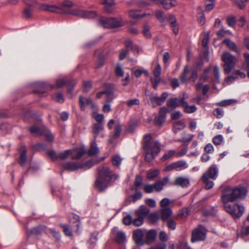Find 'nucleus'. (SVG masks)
Here are the masks:
<instances>
[{"instance_id":"1","label":"nucleus","mask_w":249,"mask_h":249,"mask_svg":"<svg viewBox=\"0 0 249 249\" xmlns=\"http://www.w3.org/2000/svg\"><path fill=\"white\" fill-rule=\"evenodd\" d=\"M99 177L95 186L100 191H103L107 188L109 182H114L117 180L119 176L107 166H103L99 167Z\"/></svg>"},{"instance_id":"2","label":"nucleus","mask_w":249,"mask_h":249,"mask_svg":"<svg viewBox=\"0 0 249 249\" xmlns=\"http://www.w3.org/2000/svg\"><path fill=\"white\" fill-rule=\"evenodd\" d=\"M151 140L152 136L149 134L143 137V148L146 152L145 159L148 162H150L160 151V143Z\"/></svg>"},{"instance_id":"3","label":"nucleus","mask_w":249,"mask_h":249,"mask_svg":"<svg viewBox=\"0 0 249 249\" xmlns=\"http://www.w3.org/2000/svg\"><path fill=\"white\" fill-rule=\"evenodd\" d=\"M221 59L223 62L224 71L227 74L235 68L237 62L236 57L228 52H224L221 55Z\"/></svg>"},{"instance_id":"4","label":"nucleus","mask_w":249,"mask_h":249,"mask_svg":"<svg viewBox=\"0 0 249 249\" xmlns=\"http://www.w3.org/2000/svg\"><path fill=\"white\" fill-rule=\"evenodd\" d=\"M225 210L233 217H240L245 212L244 207L238 204L231 202H223Z\"/></svg>"},{"instance_id":"5","label":"nucleus","mask_w":249,"mask_h":249,"mask_svg":"<svg viewBox=\"0 0 249 249\" xmlns=\"http://www.w3.org/2000/svg\"><path fill=\"white\" fill-rule=\"evenodd\" d=\"M99 23L102 26L107 28H116L122 25L121 20L116 18L102 17L99 19Z\"/></svg>"},{"instance_id":"6","label":"nucleus","mask_w":249,"mask_h":249,"mask_svg":"<svg viewBox=\"0 0 249 249\" xmlns=\"http://www.w3.org/2000/svg\"><path fill=\"white\" fill-rule=\"evenodd\" d=\"M148 212V209L145 206H141L135 212L137 218L133 220V225L137 227L141 226L143 223L144 218L146 216Z\"/></svg>"},{"instance_id":"7","label":"nucleus","mask_w":249,"mask_h":249,"mask_svg":"<svg viewBox=\"0 0 249 249\" xmlns=\"http://www.w3.org/2000/svg\"><path fill=\"white\" fill-rule=\"evenodd\" d=\"M207 231L202 226H199L194 230L192 234V241L193 242L202 241L205 239Z\"/></svg>"},{"instance_id":"8","label":"nucleus","mask_w":249,"mask_h":249,"mask_svg":"<svg viewBox=\"0 0 249 249\" xmlns=\"http://www.w3.org/2000/svg\"><path fill=\"white\" fill-rule=\"evenodd\" d=\"M234 194L232 190V187H228L224 190L222 196V202H231L236 200Z\"/></svg>"},{"instance_id":"9","label":"nucleus","mask_w":249,"mask_h":249,"mask_svg":"<svg viewBox=\"0 0 249 249\" xmlns=\"http://www.w3.org/2000/svg\"><path fill=\"white\" fill-rule=\"evenodd\" d=\"M232 190L236 199L244 198L247 194V189L242 186L232 187Z\"/></svg>"},{"instance_id":"10","label":"nucleus","mask_w":249,"mask_h":249,"mask_svg":"<svg viewBox=\"0 0 249 249\" xmlns=\"http://www.w3.org/2000/svg\"><path fill=\"white\" fill-rule=\"evenodd\" d=\"M30 131L33 134L36 135H44L46 136V138L49 141H52L53 140L54 137L50 133L47 132L46 133H43L40 129L36 126H32L30 127Z\"/></svg>"},{"instance_id":"11","label":"nucleus","mask_w":249,"mask_h":249,"mask_svg":"<svg viewBox=\"0 0 249 249\" xmlns=\"http://www.w3.org/2000/svg\"><path fill=\"white\" fill-rule=\"evenodd\" d=\"M79 104L82 109H84L87 106L90 107L91 108H96L95 105L92 103L91 100L89 98L80 96L79 97Z\"/></svg>"},{"instance_id":"12","label":"nucleus","mask_w":249,"mask_h":249,"mask_svg":"<svg viewBox=\"0 0 249 249\" xmlns=\"http://www.w3.org/2000/svg\"><path fill=\"white\" fill-rule=\"evenodd\" d=\"M144 231L141 229H137L133 232V238L137 245H141L143 244V237Z\"/></svg>"},{"instance_id":"13","label":"nucleus","mask_w":249,"mask_h":249,"mask_svg":"<svg viewBox=\"0 0 249 249\" xmlns=\"http://www.w3.org/2000/svg\"><path fill=\"white\" fill-rule=\"evenodd\" d=\"M167 112V108L165 107H163L160 108L159 111V116L155 120V124L158 126H160L163 124L165 120V114Z\"/></svg>"},{"instance_id":"14","label":"nucleus","mask_w":249,"mask_h":249,"mask_svg":"<svg viewBox=\"0 0 249 249\" xmlns=\"http://www.w3.org/2000/svg\"><path fill=\"white\" fill-rule=\"evenodd\" d=\"M218 170L216 165L213 164L209 168L208 170L204 174L206 175V177H209L210 178L215 179L218 175Z\"/></svg>"},{"instance_id":"15","label":"nucleus","mask_w":249,"mask_h":249,"mask_svg":"<svg viewBox=\"0 0 249 249\" xmlns=\"http://www.w3.org/2000/svg\"><path fill=\"white\" fill-rule=\"evenodd\" d=\"M184 102V98L180 99L174 98L169 99L167 102V106L169 107L176 108L180 106H182V102Z\"/></svg>"},{"instance_id":"16","label":"nucleus","mask_w":249,"mask_h":249,"mask_svg":"<svg viewBox=\"0 0 249 249\" xmlns=\"http://www.w3.org/2000/svg\"><path fill=\"white\" fill-rule=\"evenodd\" d=\"M159 3L161 4L166 9H169L177 5V1L171 0H160L156 1V4Z\"/></svg>"},{"instance_id":"17","label":"nucleus","mask_w":249,"mask_h":249,"mask_svg":"<svg viewBox=\"0 0 249 249\" xmlns=\"http://www.w3.org/2000/svg\"><path fill=\"white\" fill-rule=\"evenodd\" d=\"M71 157L72 159H78L82 157L85 150L84 147L75 148L71 149Z\"/></svg>"},{"instance_id":"18","label":"nucleus","mask_w":249,"mask_h":249,"mask_svg":"<svg viewBox=\"0 0 249 249\" xmlns=\"http://www.w3.org/2000/svg\"><path fill=\"white\" fill-rule=\"evenodd\" d=\"M169 178L166 177L163 181L159 180L153 184L155 191L160 192L162 190L163 186L169 182Z\"/></svg>"},{"instance_id":"19","label":"nucleus","mask_w":249,"mask_h":249,"mask_svg":"<svg viewBox=\"0 0 249 249\" xmlns=\"http://www.w3.org/2000/svg\"><path fill=\"white\" fill-rule=\"evenodd\" d=\"M223 42L225 43L230 49L234 51L237 53L240 52V49L238 48L235 43L230 39H225L223 40Z\"/></svg>"},{"instance_id":"20","label":"nucleus","mask_w":249,"mask_h":249,"mask_svg":"<svg viewBox=\"0 0 249 249\" xmlns=\"http://www.w3.org/2000/svg\"><path fill=\"white\" fill-rule=\"evenodd\" d=\"M189 179L187 178L179 177L176 178L175 184L182 187H187L189 184Z\"/></svg>"},{"instance_id":"21","label":"nucleus","mask_w":249,"mask_h":249,"mask_svg":"<svg viewBox=\"0 0 249 249\" xmlns=\"http://www.w3.org/2000/svg\"><path fill=\"white\" fill-rule=\"evenodd\" d=\"M99 152V149L97 146L96 143V140H93L90 143V147L88 150V155L92 156L98 154Z\"/></svg>"},{"instance_id":"22","label":"nucleus","mask_w":249,"mask_h":249,"mask_svg":"<svg viewBox=\"0 0 249 249\" xmlns=\"http://www.w3.org/2000/svg\"><path fill=\"white\" fill-rule=\"evenodd\" d=\"M63 167L65 169L74 171L80 168V164H77L76 162H69L65 163L63 165Z\"/></svg>"},{"instance_id":"23","label":"nucleus","mask_w":249,"mask_h":249,"mask_svg":"<svg viewBox=\"0 0 249 249\" xmlns=\"http://www.w3.org/2000/svg\"><path fill=\"white\" fill-rule=\"evenodd\" d=\"M77 15L84 18H93L96 17V14L93 11H80L78 12Z\"/></svg>"},{"instance_id":"24","label":"nucleus","mask_w":249,"mask_h":249,"mask_svg":"<svg viewBox=\"0 0 249 249\" xmlns=\"http://www.w3.org/2000/svg\"><path fill=\"white\" fill-rule=\"evenodd\" d=\"M149 98L150 105L153 107L160 105L162 103L160 98L155 94L150 95Z\"/></svg>"},{"instance_id":"25","label":"nucleus","mask_w":249,"mask_h":249,"mask_svg":"<svg viewBox=\"0 0 249 249\" xmlns=\"http://www.w3.org/2000/svg\"><path fill=\"white\" fill-rule=\"evenodd\" d=\"M184 111L187 113H192L196 110V107L195 106H189L188 103L184 101L182 102V106Z\"/></svg>"},{"instance_id":"26","label":"nucleus","mask_w":249,"mask_h":249,"mask_svg":"<svg viewBox=\"0 0 249 249\" xmlns=\"http://www.w3.org/2000/svg\"><path fill=\"white\" fill-rule=\"evenodd\" d=\"M103 126L101 123H96L94 124L92 129V132L94 134V140L96 139L97 136L102 131H103Z\"/></svg>"},{"instance_id":"27","label":"nucleus","mask_w":249,"mask_h":249,"mask_svg":"<svg viewBox=\"0 0 249 249\" xmlns=\"http://www.w3.org/2000/svg\"><path fill=\"white\" fill-rule=\"evenodd\" d=\"M209 179L210 178H209V177H206V174H203L202 177V180L205 184V187L206 189H211L214 185L213 182L209 180Z\"/></svg>"},{"instance_id":"28","label":"nucleus","mask_w":249,"mask_h":249,"mask_svg":"<svg viewBox=\"0 0 249 249\" xmlns=\"http://www.w3.org/2000/svg\"><path fill=\"white\" fill-rule=\"evenodd\" d=\"M161 219L165 221L172 214V210L169 208H163L161 210Z\"/></svg>"},{"instance_id":"29","label":"nucleus","mask_w":249,"mask_h":249,"mask_svg":"<svg viewBox=\"0 0 249 249\" xmlns=\"http://www.w3.org/2000/svg\"><path fill=\"white\" fill-rule=\"evenodd\" d=\"M123 159L118 155H115L112 157L111 162L113 166L119 167L121 165Z\"/></svg>"},{"instance_id":"30","label":"nucleus","mask_w":249,"mask_h":249,"mask_svg":"<svg viewBox=\"0 0 249 249\" xmlns=\"http://www.w3.org/2000/svg\"><path fill=\"white\" fill-rule=\"evenodd\" d=\"M65 84H67L68 86H70L71 85L73 86L76 83L73 81L72 82H66L63 79H59L56 82V87L57 88H60Z\"/></svg>"},{"instance_id":"31","label":"nucleus","mask_w":249,"mask_h":249,"mask_svg":"<svg viewBox=\"0 0 249 249\" xmlns=\"http://www.w3.org/2000/svg\"><path fill=\"white\" fill-rule=\"evenodd\" d=\"M176 170L179 171L188 167V164L186 161L180 160L175 162Z\"/></svg>"},{"instance_id":"32","label":"nucleus","mask_w":249,"mask_h":249,"mask_svg":"<svg viewBox=\"0 0 249 249\" xmlns=\"http://www.w3.org/2000/svg\"><path fill=\"white\" fill-rule=\"evenodd\" d=\"M213 81L216 83L220 82V73H219V69L218 66H215L213 68Z\"/></svg>"},{"instance_id":"33","label":"nucleus","mask_w":249,"mask_h":249,"mask_svg":"<svg viewBox=\"0 0 249 249\" xmlns=\"http://www.w3.org/2000/svg\"><path fill=\"white\" fill-rule=\"evenodd\" d=\"M185 124L181 121H178L175 123L173 126L174 132L177 133L178 131L183 129L185 127Z\"/></svg>"},{"instance_id":"34","label":"nucleus","mask_w":249,"mask_h":249,"mask_svg":"<svg viewBox=\"0 0 249 249\" xmlns=\"http://www.w3.org/2000/svg\"><path fill=\"white\" fill-rule=\"evenodd\" d=\"M60 227L63 229V232L65 234L68 236H72V233L71 230L69 228V226L66 224H60Z\"/></svg>"},{"instance_id":"35","label":"nucleus","mask_w":249,"mask_h":249,"mask_svg":"<svg viewBox=\"0 0 249 249\" xmlns=\"http://www.w3.org/2000/svg\"><path fill=\"white\" fill-rule=\"evenodd\" d=\"M133 73L136 77H139L143 73H144L146 75L149 74L148 71L144 69L134 70H133Z\"/></svg>"},{"instance_id":"36","label":"nucleus","mask_w":249,"mask_h":249,"mask_svg":"<svg viewBox=\"0 0 249 249\" xmlns=\"http://www.w3.org/2000/svg\"><path fill=\"white\" fill-rule=\"evenodd\" d=\"M224 140L223 137L221 135L215 136L213 139V142L215 145H219L222 144Z\"/></svg>"},{"instance_id":"37","label":"nucleus","mask_w":249,"mask_h":249,"mask_svg":"<svg viewBox=\"0 0 249 249\" xmlns=\"http://www.w3.org/2000/svg\"><path fill=\"white\" fill-rule=\"evenodd\" d=\"M194 136L193 134H188L179 141L182 142L184 144H188L192 140Z\"/></svg>"},{"instance_id":"38","label":"nucleus","mask_w":249,"mask_h":249,"mask_svg":"<svg viewBox=\"0 0 249 249\" xmlns=\"http://www.w3.org/2000/svg\"><path fill=\"white\" fill-rule=\"evenodd\" d=\"M159 173L160 172L158 170L148 171L147 172V178L148 179H153L157 177L159 175Z\"/></svg>"},{"instance_id":"39","label":"nucleus","mask_w":249,"mask_h":249,"mask_svg":"<svg viewBox=\"0 0 249 249\" xmlns=\"http://www.w3.org/2000/svg\"><path fill=\"white\" fill-rule=\"evenodd\" d=\"M157 236L156 231L155 230H150L146 233L147 240H154Z\"/></svg>"},{"instance_id":"40","label":"nucleus","mask_w":249,"mask_h":249,"mask_svg":"<svg viewBox=\"0 0 249 249\" xmlns=\"http://www.w3.org/2000/svg\"><path fill=\"white\" fill-rule=\"evenodd\" d=\"M70 220L71 222L75 223L76 226L79 228L80 226L79 217L75 214H71L70 216Z\"/></svg>"},{"instance_id":"41","label":"nucleus","mask_w":249,"mask_h":249,"mask_svg":"<svg viewBox=\"0 0 249 249\" xmlns=\"http://www.w3.org/2000/svg\"><path fill=\"white\" fill-rule=\"evenodd\" d=\"M26 151L24 147L22 152L20 154V159H19V162L21 166H23L25 165L26 162Z\"/></svg>"},{"instance_id":"42","label":"nucleus","mask_w":249,"mask_h":249,"mask_svg":"<svg viewBox=\"0 0 249 249\" xmlns=\"http://www.w3.org/2000/svg\"><path fill=\"white\" fill-rule=\"evenodd\" d=\"M95 164V162L93 160H88L87 162H85L83 164H80V168H83L85 169H87L92 167Z\"/></svg>"},{"instance_id":"43","label":"nucleus","mask_w":249,"mask_h":249,"mask_svg":"<svg viewBox=\"0 0 249 249\" xmlns=\"http://www.w3.org/2000/svg\"><path fill=\"white\" fill-rule=\"evenodd\" d=\"M72 153L71 149H69L59 154L58 157L61 160H65L68 157L71 156V153Z\"/></svg>"},{"instance_id":"44","label":"nucleus","mask_w":249,"mask_h":249,"mask_svg":"<svg viewBox=\"0 0 249 249\" xmlns=\"http://www.w3.org/2000/svg\"><path fill=\"white\" fill-rule=\"evenodd\" d=\"M126 105L128 107H132L134 106H138L140 104V100L138 99H133L125 102Z\"/></svg>"},{"instance_id":"45","label":"nucleus","mask_w":249,"mask_h":249,"mask_svg":"<svg viewBox=\"0 0 249 249\" xmlns=\"http://www.w3.org/2000/svg\"><path fill=\"white\" fill-rule=\"evenodd\" d=\"M206 10L210 11L213 8L215 5L214 0H208L206 1Z\"/></svg>"},{"instance_id":"46","label":"nucleus","mask_w":249,"mask_h":249,"mask_svg":"<svg viewBox=\"0 0 249 249\" xmlns=\"http://www.w3.org/2000/svg\"><path fill=\"white\" fill-rule=\"evenodd\" d=\"M176 155V152L174 150H170L167 153H165L161 158L163 161L167 160Z\"/></svg>"},{"instance_id":"47","label":"nucleus","mask_w":249,"mask_h":249,"mask_svg":"<svg viewBox=\"0 0 249 249\" xmlns=\"http://www.w3.org/2000/svg\"><path fill=\"white\" fill-rule=\"evenodd\" d=\"M125 234L123 232L121 231H119L117 233L116 241L117 242L123 243L125 240Z\"/></svg>"},{"instance_id":"48","label":"nucleus","mask_w":249,"mask_h":249,"mask_svg":"<svg viewBox=\"0 0 249 249\" xmlns=\"http://www.w3.org/2000/svg\"><path fill=\"white\" fill-rule=\"evenodd\" d=\"M161 68L159 64H157V66L153 71V74L156 78H159L161 74Z\"/></svg>"},{"instance_id":"49","label":"nucleus","mask_w":249,"mask_h":249,"mask_svg":"<svg viewBox=\"0 0 249 249\" xmlns=\"http://www.w3.org/2000/svg\"><path fill=\"white\" fill-rule=\"evenodd\" d=\"M123 222L126 225H130L133 223V218L132 216L128 214L123 218Z\"/></svg>"},{"instance_id":"50","label":"nucleus","mask_w":249,"mask_h":249,"mask_svg":"<svg viewBox=\"0 0 249 249\" xmlns=\"http://www.w3.org/2000/svg\"><path fill=\"white\" fill-rule=\"evenodd\" d=\"M53 99L55 101L61 103H63L64 101L63 95L60 93L54 94L53 96Z\"/></svg>"},{"instance_id":"51","label":"nucleus","mask_w":249,"mask_h":249,"mask_svg":"<svg viewBox=\"0 0 249 249\" xmlns=\"http://www.w3.org/2000/svg\"><path fill=\"white\" fill-rule=\"evenodd\" d=\"M189 71V68L188 67H185L184 69L183 72L182 74L180 76V80L182 82H185L186 80L187 75Z\"/></svg>"},{"instance_id":"52","label":"nucleus","mask_w":249,"mask_h":249,"mask_svg":"<svg viewBox=\"0 0 249 249\" xmlns=\"http://www.w3.org/2000/svg\"><path fill=\"white\" fill-rule=\"evenodd\" d=\"M54 7L49 5L47 4H43L40 6V9L42 10H47L51 12H54Z\"/></svg>"},{"instance_id":"53","label":"nucleus","mask_w":249,"mask_h":249,"mask_svg":"<svg viewBox=\"0 0 249 249\" xmlns=\"http://www.w3.org/2000/svg\"><path fill=\"white\" fill-rule=\"evenodd\" d=\"M93 117L96 121L98 122V123H100L104 118V116L103 114H98L96 112L93 113Z\"/></svg>"},{"instance_id":"54","label":"nucleus","mask_w":249,"mask_h":249,"mask_svg":"<svg viewBox=\"0 0 249 249\" xmlns=\"http://www.w3.org/2000/svg\"><path fill=\"white\" fill-rule=\"evenodd\" d=\"M143 189L147 193H150L155 191L153 184H146L144 185Z\"/></svg>"},{"instance_id":"55","label":"nucleus","mask_w":249,"mask_h":249,"mask_svg":"<svg viewBox=\"0 0 249 249\" xmlns=\"http://www.w3.org/2000/svg\"><path fill=\"white\" fill-rule=\"evenodd\" d=\"M213 114L217 118H221L224 115V111L222 109L218 108L213 111Z\"/></svg>"},{"instance_id":"56","label":"nucleus","mask_w":249,"mask_h":249,"mask_svg":"<svg viewBox=\"0 0 249 249\" xmlns=\"http://www.w3.org/2000/svg\"><path fill=\"white\" fill-rule=\"evenodd\" d=\"M209 36L210 33L209 32L205 34L204 35L202 41V44L203 46L204 47H207V44L209 39Z\"/></svg>"},{"instance_id":"57","label":"nucleus","mask_w":249,"mask_h":249,"mask_svg":"<svg viewBox=\"0 0 249 249\" xmlns=\"http://www.w3.org/2000/svg\"><path fill=\"white\" fill-rule=\"evenodd\" d=\"M236 21V18L234 17H230L227 20L228 25L231 27H234L235 26Z\"/></svg>"},{"instance_id":"58","label":"nucleus","mask_w":249,"mask_h":249,"mask_svg":"<svg viewBox=\"0 0 249 249\" xmlns=\"http://www.w3.org/2000/svg\"><path fill=\"white\" fill-rule=\"evenodd\" d=\"M174 170H176L175 162L172 163L167 165L163 169V171L164 172H170Z\"/></svg>"},{"instance_id":"59","label":"nucleus","mask_w":249,"mask_h":249,"mask_svg":"<svg viewBox=\"0 0 249 249\" xmlns=\"http://www.w3.org/2000/svg\"><path fill=\"white\" fill-rule=\"evenodd\" d=\"M116 74L118 76H123L124 74L122 68L120 65H117L115 70Z\"/></svg>"},{"instance_id":"60","label":"nucleus","mask_w":249,"mask_h":249,"mask_svg":"<svg viewBox=\"0 0 249 249\" xmlns=\"http://www.w3.org/2000/svg\"><path fill=\"white\" fill-rule=\"evenodd\" d=\"M204 150L207 153H212L214 151V148L212 144L208 143L205 146Z\"/></svg>"},{"instance_id":"61","label":"nucleus","mask_w":249,"mask_h":249,"mask_svg":"<svg viewBox=\"0 0 249 249\" xmlns=\"http://www.w3.org/2000/svg\"><path fill=\"white\" fill-rule=\"evenodd\" d=\"M170 200L167 198L162 199L160 202V205L161 207H165L168 206L170 203Z\"/></svg>"},{"instance_id":"62","label":"nucleus","mask_w":249,"mask_h":249,"mask_svg":"<svg viewBox=\"0 0 249 249\" xmlns=\"http://www.w3.org/2000/svg\"><path fill=\"white\" fill-rule=\"evenodd\" d=\"M167 226L169 229L174 230L176 228V223L173 220L169 219L167 221Z\"/></svg>"},{"instance_id":"63","label":"nucleus","mask_w":249,"mask_h":249,"mask_svg":"<svg viewBox=\"0 0 249 249\" xmlns=\"http://www.w3.org/2000/svg\"><path fill=\"white\" fill-rule=\"evenodd\" d=\"M210 70H211V68L210 67V68H207L205 71L204 72L203 74L202 75V76H201V78H200V79L202 80H203L204 81H206L207 80L208 74H209Z\"/></svg>"},{"instance_id":"64","label":"nucleus","mask_w":249,"mask_h":249,"mask_svg":"<svg viewBox=\"0 0 249 249\" xmlns=\"http://www.w3.org/2000/svg\"><path fill=\"white\" fill-rule=\"evenodd\" d=\"M244 55L245 57L244 65L246 66L249 69V53H245Z\"/></svg>"}]
</instances>
